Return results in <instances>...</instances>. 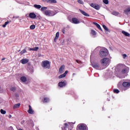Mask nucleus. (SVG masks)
<instances>
[{
  "mask_svg": "<svg viewBox=\"0 0 130 130\" xmlns=\"http://www.w3.org/2000/svg\"><path fill=\"white\" fill-rule=\"evenodd\" d=\"M108 55V50L106 48H103L100 51V56L101 57H105Z\"/></svg>",
  "mask_w": 130,
  "mask_h": 130,
  "instance_id": "nucleus-1",
  "label": "nucleus"
},
{
  "mask_svg": "<svg viewBox=\"0 0 130 130\" xmlns=\"http://www.w3.org/2000/svg\"><path fill=\"white\" fill-rule=\"evenodd\" d=\"M44 15H45V16H47V17H52V16L56 15V11L46 10L44 12Z\"/></svg>",
  "mask_w": 130,
  "mask_h": 130,
  "instance_id": "nucleus-2",
  "label": "nucleus"
},
{
  "mask_svg": "<svg viewBox=\"0 0 130 130\" xmlns=\"http://www.w3.org/2000/svg\"><path fill=\"white\" fill-rule=\"evenodd\" d=\"M109 62H110V60H109L108 58H104L101 60V63L102 64L103 66H108Z\"/></svg>",
  "mask_w": 130,
  "mask_h": 130,
  "instance_id": "nucleus-3",
  "label": "nucleus"
},
{
  "mask_svg": "<svg viewBox=\"0 0 130 130\" xmlns=\"http://www.w3.org/2000/svg\"><path fill=\"white\" fill-rule=\"evenodd\" d=\"M42 66L44 69H49L50 68V62L47 60L43 61Z\"/></svg>",
  "mask_w": 130,
  "mask_h": 130,
  "instance_id": "nucleus-4",
  "label": "nucleus"
},
{
  "mask_svg": "<svg viewBox=\"0 0 130 130\" xmlns=\"http://www.w3.org/2000/svg\"><path fill=\"white\" fill-rule=\"evenodd\" d=\"M90 7H92V8H93V9L97 10V11H99V10H100V5L98 4L91 3L90 4Z\"/></svg>",
  "mask_w": 130,
  "mask_h": 130,
  "instance_id": "nucleus-5",
  "label": "nucleus"
},
{
  "mask_svg": "<svg viewBox=\"0 0 130 130\" xmlns=\"http://www.w3.org/2000/svg\"><path fill=\"white\" fill-rule=\"evenodd\" d=\"M92 66L93 68H94L96 70H103V69L101 68V67H100L99 64H98V63H93L92 64Z\"/></svg>",
  "mask_w": 130,
  "mask_h": 130,
  "instance_id": "nucleus-6",
  "label": "nucleus"
},
{
  "mask_svg": "<svg viewBox=\"0 0 130 130\" xmlns=\"http://www.w3.org/2000/svg\"><path fill=\"white\" fill-rule=\"evenodd\" d=\"M44 3H49V4H56V0H43Z\"/></svg>",
  "mask_w": 130,
  "mask_h": 130,
  "instance_id": "nucleus-7",
  "label": "nucleus"
},
{
  "mask_svg": "<svg viewBox=\"0 0 130 130\" xmlns=\"http://www.w3.org/2000/svg\"><path fill=\"white\" fill-rule=\"evenodd\" d=\"M72 22L73 24H80V20L76 18H72Z\"/></svg>",
  "mask_w": 130,
  "mask_h": 130,
  "instance_id": "nucleus-8",
  "label": "nucleus"
},
{
  "mask_svg": "<svg viewBox=\"0 0 130 130\" xmlns=\"http://www.w3.org/2000/svg\"><path fill=\"white\" fill-rule=\"evenodd\" d=\"M28 107H29V109L27 111V112L29 114H34V110H33V109H32V107H31L30 105H29Z\"/></svg>",
  "mask_w": 130,
  "mask_h": 130,
  "instance_id": "nucleus-9",
  "label": "nucleus"
},
{
  "mask_svg": "<svg viewBox=\"0 0 130 130\" xmlns=\"http://www.w3.org/2000/svg\"><path fill=\"white\" fill-rule=\"evenodd\" d=\"M122 85L123 86V87H124L125 88H128L130 86V83L128 82H124L122 83Z\"/></svg>",
  "mask_w": 130,
  "mask_h": 130,
  "instance_id": "nucleus-10",
  "label": "nucleus"
},
{
  "mask_svg": "<svg viewBox=\"0 0 130 130\" xmlns=\"http://www.w3.org/2000/svg\"><path fill=\"white\" fill-rule=\"evenodd\" d=\"M29 18H30V19H35V18H36L37 16L36 15V14H35V13L32 12L29 13Z\"/></svg>",
  "mask_w": 130,
  "mask_h": 130,
  "instance_id": "nucleus-11",
  "label": "nucleus"
},
{
  "mask_svg": "<svg viewBox=\"0 0 130 130\" xmlns=\"http://www.w3.org/2000/svg\"><path fill=\"white\" fill-rule=\"evenodd\" d=\"M65 68L66 67L64 66V65L61 66L59 70V73H60V74H62L63 72H64Z\"/></svg>",
  "mask_w": 130,
  "mask_h": 130,
  "instance_id": "nucleus-12",
  "label": "nucleus"
},
{
  "mask_svg": "<svg viewBox=\"0 0 130 130\" xmlns=\"http://www.w3.org/2000/svg\"><path fill=\"white\" fill-rule=\"evenodd\" d=\"M68 73H69V71H65L64 74L60 75L58 77L59 79H62V78H64L66 77V76H67V75L68 74Z\"/></svg>",
  "mask_w": 130,
  "mask_h": 130,
  "instance_id": "nucleus-13",
  "label": "nucleus"
},
{
  "mask_svg": "<svg viewBox=\"0 0 130 130\" xmlns=\"http://www.w3.org/2000/svg\"><path fill=\"white\" fill-rule=\"evenodd\" d=\"M80 12L81 13V14H82V15H83V16H85V17H89L90 15L89 14H88L87 13H86V12L79 9Z\"/></svg>",
  "mask_w": 130,
  "mask_h": 130,
  "instance_id": "nucleus-14",
  "label": "nucleus"
},
{
  "mask_svg": "<svg viewBox=\"0 0 130 130\" xmlns=\"http://www.w3.org/2000/svg\"><path fill=\"white\" fill-rule=\"evenodd\" d=\"M29 61V59L25 58V59H22L20 60V62L22 63V64H25V63H27Z\"/></svg>",
  "mask_w": 130,
  "mask_h": 130,
  "instance_id": "nucleus-15",
  "label": "nucleus"
},
{
  "mask_svg": "<svg viewBox=\"0 0 130 130\" xmlns=\"http://www.w3.org/2000/svg\"><path fill=\"white\" fill-rule=\"evenodd\" d=\"M58 86L60 87V88H62V87L66 86V83L64 82L61 81L59 82Z\"/></svg>",
  "mask_w": 130,
  "mask_h": 130,
  "instance_id": "nucleus-16",
  "label": "nucleus"
},
{
  "mask_svg": "<svg viewBox=\"0 0 130 130\" xmlns=\"http://www.w3.org/2000/svg\"><path fill=\"white\" fill-rule=\"evenodd\" d=\"M130 12V7L127 8L126 9H125L124 11V14H125V15H128V14H129Z\"/></svg>",
  "mask_w": 130,
  "mask_h": 130,
  "instance_id": "nucleus-17",
  "label": "nucleus"
},
{
  "mask_svg": "<svg viewBox=\"0 0 130 130\" xmlns=\"http://www.w3.org/2000/svg\"><path fill=\"white\" fill-rule=\"evenodd\" d=\"M20 80L21 81L23 82L24 83H25V82H27V78H26V77L25 76H22L20 78Z\"/></svg>",
  "mask_w": 130,
  "mask_h": 130,
  "instance_id": "nucleus-18",
  "label": "nucleus"
},
{
  "mask_svg": "<svg viewBox=\"0 0 130 130\" xmlns=\"http://www.w3.org/2000/svg\"><path fill=\"white\" fill-rule=\"evenodd\" d=\"M20 106H21V104L20 103L15 104L13 106V109H17V108H19Z\"/></svg>",
  "mask_w": 130,
  "mask_h": 130,
  "instance_id": "nucleus-19",
  "label": "nucleus"
},
{
  "mask_svg": "<svg viewBox=\"0 0 130 130\" xmlns=\"http://www.w3.org/2000/svg\"><path fill=\"white\" fill-rule=\"evenodd\" d=\"M122 34L125 36H127V37L130 36V35L128 32L125 31L124 30L122 31Z\"/></svg>",
  "mask_w": 130,
  "mask_h": 130,
  "instance_id": "nucleus-20",
  "label": "nucleus"
},
{
  "mask_svg": "<svg viewBox=\"0 0 130 130\" xmlns=\"http://www.w3.org/2000/svg\"><path fill=\"white\" fill-rule=\"evenodd\" d=\"M34 8H36V9H37L38 10L41 9V6L40 5L35 4L34 5Z\"/></svg>",
  "mask_w": 130,
  "mask_h": 130,
  "instance_id": "nucleus-21",
  "label": "nucleus"
},
{
  "mask_svg": "<svg viewBox=\"0 0 130 130\" xmlns=\"http://www.w3.org/2000/svg\"><path fill=\"white\" fill-rule=\"evenodd\" d=\"M50 101V100L48 98H45L43 100V102L44 103H46L47 102H49Z\"/></svg>",
  "mask_w": 130,
  "mask_h": 130,
  "instance_id": "nucleus-22",
  "label": "nucleus"
},
{
  "mask_svg": "<svg viewBox=\"0 0 130 130\" xmlns=\"http://www.w3.org/2000/svg\"><path fill=\"white\" fill-rule=\"evenodd\" d=\"M58 37H59V32H57L55 35V37L54 39V41H55V40H57V39H58Z\"/></svg>",
  "mask_w": 130,
  "mask_h": 130,
  "instance_id": "nucleus-23",
  "label": "nucleus"
},
{
  "mask_svg": "<svg viewBox=\"0 0 130 130\" xmlns=\"http://www.w3.org/2000/svg\"><path fill=\"white\" fill-rule=\"evenodd\" d=\"M41 8V10L42 12H44V11H46L47 10V7H43Z\"/></svg>",
  "mask_w": 130,
  "mask_h": 130,
  "instance_id": "nucleus-24",
  "label": "nucleus"
},
{
  "mask_svg": "<svg viewBox=\"0 0 130 130\" xmlns=\"http://www.w3.org/2000/svg\"><path fill=\"white\" fill-rule=\"evenodd\" d=\"M103 2L104 4H105V5H108V4H109V1H108V0H103Z\"/></svg>",
  "mask_w": 130,
  "mask_h": 130,
  "instance_id": "nucleus-25",
  "label": "nucleus"
},
{
  "mask_svg": "<svg viewBox=\"0 0 130 130\" xmlns=\"http://www.w3.org/2000/svg\"><path fill=\"white\" fill-rule=\"evenodd\" d=\"M91 34L93 36H95V35H96V31L94 30H91Z\"/></svg>",
  "mask_w": 130,
  "mask_h": 130,
  "instance_id": "nucleus-26",
  "label": "nucleus"
},
{
  "mask_svg": "<svg viewBox=\"0 0 130 130\" xmlns=\"http://www.w3.org/2000/svg\"><path fill=\"white\" fill-rule=\"evenodd\" d=\"M38 49H39V47H36L32 48L33 51H37V50H38Z\"/></svg>",
  "mask_w": 130,
  "mask_h": 130,
  "instance_id": "nucleus-27",
  "label": "nucleus"
},
{
  "mask_svg": "<svg viewBox=\"0 0 130 130\" xmlns=\"http://www.w3.org/2000/svg\"><path fill=\"white\" fill-rule=\"evenodd\" d=\"M0 111L2 114H6V113H7V112L5 110H4L3 109H1Z\"/></svg>",
  "mask_w": 130,
  "mask_h": 130,
  "instance_id": "nucleus-28",
  "label": "nucleus"
},
{
  "mask_svg": "<svg viewBox=\"0 0 130 130\" xmlns=\"http://www.w3.org/2000/svg\"><path fill=\"white\" fill-rule=\"evenodd\" d=\"M9 21H6L5 23V24L3 25V28H6L7 25H8V24H9Z\"/></svg>",
  "mask_w": 130,
  "mask_h": 130,
  "instance_id": "nucleus-29",
  "label": "nucleus"
},
{
  "mask_svg": "<svg viewBox=\"0 0 130 130\" xmlns=\"http://www.w3.org/2000/svg\"><path fill=\"white\" fill-rule=\"evenodd\" d=\"M112 14L114 15L115 16H118V15H119V13L118 12H113Z\"/></svg>",
  "mask_w": 130,
  "mask_h": 130,
  "instance_id": "nucleus-30",
  "label": "nucleus"
},
{
  "mask_svg": "<svg viewBox=\"0 0 130 130\" xmlns=\"http://www.w3.org/2000/svg\"><path fill=\"white\" fill-rule=\"evenodd\" d=\"M35 27H36L35 25H31L30 26V29H31V30H34Z\"/></svg>",
  "mask_w": 130,
  "mask_h": 130,
  "instance_id": "nucleus-31",
  "label": "nucleus"
},
{
  "mask_svg": "<svg viewBox=\"0 0 130 130\" xmlns=\"http://www.w3.org/2000/svg\"><path fill=\"white\" fill-rule=\"evenodd\" d=\"M113 92L116 94L119 93V90L118 89H114Z\"/></svg>",
  "mask_w": 130,
  "mask_h": 130,
  "instance_id": "nucleus-32",
  "label": "nucleus"
},
{
  "mask_svg": "<svg viewBox=\"0 0 130 130\" xmlns=\"http://www.w3.org/2000/svg\"><path fill=\"white\" fill-rule=\"evenodd\" d=\"M103 27L104 28V29H105V30H106V31H108V28H107V27H106V26H105V25H103Z\"/></svg>",
  "mask_w": 130,
  "mask_h": 130,
  "instance_id": "nucleus-33",
  "label": "nucleus"
},
{
  "mask_svg": "<svg viewBox=\"0 0 130 130\" xmlns=\"http://www.w3.org/2000/svg\"><path fill=\"white\" fill-rule=\"evenodd\" d=\"M26 52V51L25 49H23L22 51L20 52L21 54H23V53H25Z\"/></svg>",
  "mask_w": 130,
  "mask_h": 130,
  "instance_id": "nucleus-34",
  "label": "nucleus"
},
{
  "mask_svg": "<svg viewBox=\"0 0 130 130\" xmlns=\"http://www.w3.org/2000/svg\"><path fill=\"white\" fill-rule=\"evenodd\" d=\"M64 128H62V130H64L66 129V128L67 127V126H68V123H66L64 124Z\"/></svg>",
  "mask_w": 130,
  "mask_h": 130,
  "instance_id": "nucleus-35",
  "label": "nucleus"
},
{
  "mask_svg": "<svg viewBox=\"0 0 130 130\" xmlns=\"http://www.w3.org/2000/svg\"><path fill=\"white\" fill-rule=\"evenodd\" d=\"M78 3L80 4V5H83V4H84V2L82 1V0H78Z\"/></svg>",
  "mask_w": 130,
  "mask_h": 130,
  "instance_id": "nucleus-36",
  "label": "nucleus"
},
{
  "mask_svg": "<svg viewBox=\"0 0 130 130\" xmlns=\"http://www.w3.org/2000/svg\"><path fill=\"white\" fill-rule=\"evenodd\" d=\"M127 70H126V69H123L122 71V74H125V73H127Z\"/></svg>",
  "mask_w": 130,
  "mask_h": 130,
  "instance_id": "nucleus-37",
  "label": "nucleus"
},
{
  "mask_svg": "<svg viewBox=\"0 0 130 130\" xmlns=\"http://www.w3.org/2000/svg\"><path fill=\"white\" fill-rule=\"evenodd\" d=\"M97 28H98V29H99L100 30H101L102 31V28H101V26H100V25L98 24L96 25Z\"/></svg>",
  "mask_w": 130,
  "mask_h": 130,
  "instance_id": "nucleus-38",
  "label": "nucleus"
},
{
  "mask_svg": "<svg viewBox=\"0 0 130 130\" xmlns=\"http://www.w3.org/2000/svg\"><path fill=\"white\" fill-rule=\"evenodd\" d=\"M11 90L13 91V92H14V91H16V87H11Z\"/></svg>",
  "mask_w": 130,
  "mask_h": 130,
  "instance_id": "nucleus-39",
  "label": "nucleus"
},
{
  "mask_svg": "<svg viewBox=\"0 0 130 130\" xmlns=\"http://www.w3.org/2000/svg\"><path fill=\"white\" fill-rule=\"evenodd\" d=\"M15 95L16 98L18 99V98H19V94L16 93Z\"/></svg>",
  "mask_w": 130,
  "mask_h": 130,
  "instance_id": "nucleus-40",
  "label": "nucleus"
},
{
  "mask_svg": "<svg viewBox=\"0 0 130 130\" xmlns=\"http://www.w3.org/2000/svg\"><path fill=\"white\" fill-rule=\"evenodd\" d=\"M123 58H125L126 57V54H124L122 55Z\"/></svg>",
  "mask_w": 130,
  "mask_h": 130,
  "instance_id": "nucleus-41",
  "label": "nucleus"
},
{
  "mask_svg": "<svg viewBox=\"0 0 130 130\" xmlns=\"http://www.w3.org/2000/svg\"><path fill=\"white\" fill-rule=\"evenodd\" d=\"M13 19H18L19 18V16H13Z\"/></svg>",
  "mask_w": 130,
  "mask_h": 130,
  "instance_id": "nucleus-42",
  "label": "nucleus"
},
{
  "mask_svg": "<svg viewBox=\"0 0 130 130\" xmlns=\"http://www.w3.org/2000/svg\"><path fill=\"white\" fill-rule=\"evenodd\" d=\"M93 24H94V25H95V26H97L98 25V23L96 22H93Z\"/></svg>",
  "mask_w": 130,
  "mask_h": 130,
  "instance_id": "nucleus-43",
  "label": "nucleus"
},
{
  "mask_svg": "<svg viewBox=\"0 0 130 130\" xmlns=\"http://www.w3.org/2000/svg\"><path fill=\"white\" fill-rule=\"evenodd\" d=\"M12 117V115H9V118H11Z\"/></svg>",
  "mask_w": 130,
  "mask_h": 130,
  "instance_id": "nucleus-44",
  "label": "nucleus"
},
{
  "mask_svg": "<svg viewBox=\"0 0 130 130\" xmlns=\"http://www.w3.org/2000/svg\"><path fill=\"white\" fill-rule=\"evenodd\" d=\"M29 50H30V51L32 50L33 51V48H29Z\"/></svg>",
  "mask_w": 130,
  "mask_h": 130,
  "instance_id": "nucleus-45",
  "label": "nucleus"
},
{
  "mask_svg": "<svg viewBox=\"0 0 130 130\" xmlns=\"http://www.w3.org/2000/svg\"><path fill=\"white\" fill-rule=\"evenodd\" d=\"M62 33H63V34H64V29L62 30Z\"/></svg>",
  "mask_w": 130,
  "mask_h": 130,
  "instance_id": "nucleus-46",
  "label": "nucleus"
},
{
  "mask_svg": "<svg viewBox=\"0 0 130 130\" xmlns=\"http://www.w3.org/2000/svg\"><path fill=\"white\" fill-rule=\"evenodd\" d=\"M2 60H5V58H3V59H2Z\"/></svg>",
  "mask_w": 130,
  "mask_h": 130,
  "instance_id": "nucleus-47",
  "label": "nucleus"
},
{
  "mask_svg": "<svg viewBox=\"0 0 130 130\" xmlns=\"http://www.w3.org/2000/svg\"><path fill=\"white\" fill-rule=\"evenodd\" d=\"M10 127V128H13V127H12V126H11V127Z\"/></svg>",
  "mask_w": 130,
  "mask_h": 130,
  "instance_id": "nucleus-48",
  "label": "nucleus"
},
{
  "mask_svg": "<svg viewBox=\"0 0 130 130\" xmlns=\"http://www.w3.org/2000/svg\"><path fill=\"white\" fill-rule=\"evenodd\" d=\"M77 62H79V61L78 60H76Z\"/></svg>",
  "mask_w": 130,
  "mask_h": 130,
  "instance_id": "nucleus-49",
  "label": "nucleus"
}]
</instances>
